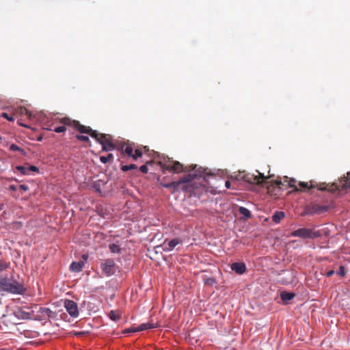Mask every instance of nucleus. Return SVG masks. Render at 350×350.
<instances>
[{"instance_id": "1", "label": "nucleus", "mask_w": 350, "mask_h": 350, "mask_svg": "<svg viewBox=\"0 0 350 350\" xmlns=\"http://www.w3.org/2000/svg\"><path fill=\"white\" fill-rule=\"evenodd\" d=\"M58 122L73 127L80 133L90 135L103 146V150L104 151H109L115 148V145L112 142V137L110 135L99 133L97 131L92 129L91 127L83 125L79 121L72 120L68 117L59 118Z\"/></svg>"}, {"instance_id": "2", "label": "nucleus", "mask_w": 350, "mask_h": 350, "mask_svg": "<svg viewBox=\"0 0 350 350\" xmlns=\"http://www.w3.org/2000/svg\"><path fill=\"white\" fill-rule=\"evenodd\" d=\"M287 178L286 177V181H288L289 187L294 188V190L296 191H303L306 189H311L313 188H317L320 191H329L332 193L339 190V187L336 183L325 185V183H317L314 181H310L309 183L299 182L298 185L299 187H298L296 185L297 181L295 179L291 178L287 180Z\"/></svg>"}, {"instance_id": "3", "label": "nucleus", "mask_w": 350, "mask_h": 350, "mask_svg": "<svg viewBox=\"0 0 350 350\" xmlns=\"http://www.w3.org/2000/svg\"><path fill=\"white\" fill-rule=\"evenodd\" d=\"M258 174H253L250 173L241 172L239 175V178L242 179L245 182H247L250 184H256L258 185H262L264 183H265L267 180L270 179L273 176V174H269L268 176H265L264 174L260 172L259 171H256Z\"/></svg>"}, {"instance_id": "4", "label": "nucleus", "mask_w": 350, "mask_h": 350, "mask_svg": "<svg viewBox=\"0 0 350 350\" xmlns=\"http://www.w3.org/2000/svg\"><path fill=\"white\" fill-rule=\"evenodd\" d=\"M0 288L3 291L15 294H23L25 290L21 283L16 281L11 282L6 278H0Z\"/></svg>"}, {"instance_id": "5", "label": "nucleus", "mask_w": 350, "mask_h": 350, "mask_svg": "<svg viewBox=\"0 0 350 350\" xmlns=\"http://www.w3.org/2000/svg\"><path fill=\"white\" fill-rule=\"evenodd\" d=\"M292 237H298L301 239H314L321 236V234L317 231H314L310 228H301L293 231L291 234Z\"/></svg>"}, {"instance_id": "6", "label": "nucleus", "mask_w": 350, "mask_h": 350, "mask_svg": "<svg viewBox=\"0 0 350 350\" xmlns=\"http://www.w3.org/2000/svg\"><path fill=\"white\" fill-rule=\"evenodd\" d=\"M103 273L106 276L113 275L116 271V266L114 261L111 259H107L101 264Z\"/></svg>"}, {"instance_id": "7", "label": "nucleus", "mask_w": 350, "mask_h": 350, "mask_svg": "<svg viewBox=\"0 0 350 350\" xmlns=\"http://www.w3.org/2000/svg\"><path fill=\"white\" fill-rule=\"evenodd\" d=\"M206 170H201V169L200 167L198 173L193 174H189L185 176L184 177L181 178L179 180V182H181V185H182L181 190H183V191L185 190L186 189L185 184L189 183L196 177H197L198 176H205V174H206Z\"/></svg>"}, {"instance_id": "8", "label": "nucleus", "mask_w": 350, "mask_h": 350, "mask_svg": "<svg viewBox=\"0 0 350 350\" xmlns=\"http://www.w3.org/2000/svg\"><path fill=\"white\" fill-rule=\"evenodd\" d=\"M64 307L68 314L73 318L79 316L78 306L76 302L70 299H65Z\"/></svg>"}, {"instance_id": "9", "label": "nucleus", "mask_w": 350, "mask_h": 350, "mask_svg": "<svg viewBox=\"0 0 350 350\" xmlns=\"http://www.w3.org/2000/svg\"><path fill=\"white\" fill-rule=\"evenodd\" d=\"M232 211L237 219H246L251 217L250 211L243 206H234Z\"/></svg>"}, {"instance_id": "10", "label": "nucleus", "mask_w": 350, "mask_h": 350, "mask_svg": "<svg viewBox=\"0 0 350 350\" xmlns=\"http://www.w3.org/2000/svg\"><path fill=\"white\" fill-rule=\"evenodd\" d=\"M196 167L197 165H191L189 167H184V165L180 162L173 161L172 172L178 174L182 172H191L194 170Z\"/></svg>"}, {"instance_id": "11", "label": "nucleus", "mask_w": 350, "mask_h": 350, "mask_svg": "<svg viewBox=\"0 0 350 350\" xmlns=\"http://www.w3.org/2000/svg\"><path fill=\"white\" fill-rule=\"evenodd\" d=\"M155 327H157V324H154L153 323H151V322H148L146 323H142L141 325H139V326H137L136 327H132V328L127 329L125 331V332H126V333L137 332L144 331V330H147V329H153Z\"/></svg>"}, {"instance_id": "12", "label": "nucleus", "mask_w": 350, "mask_h": 350, "mask_svg": "<svg viewBox=\"0 0 350 350\" xmlns=\"http://www.w3.org/2000/svg\"><path fill=\"white\" fill-rule=\"evenodd\" d=\"M182 243V240L179 238H174L169 241L165 239L163 244V250L165 252H170L178 244Z\"/></svg>"}, {"instance_id": "13", "label": "nucleus", "mask_w": 350, "mask_h": 350, "mask_svg": "<svg viewBox=\"0 0 350 350\" xmlns=\"http://www.w3.org/2000/svg\"><path fill=\"white\" fill-rule=\"evenodd\" d=\"M328 206L321 205L319 204H313L309 206L308 211L312 214L320 215L327 211Z\"/></svg>"}, {"instance_id": "14", "label": "nucleus", "mask_w": 350, "mask_h": 350, "mask_svg": "<svg viewBox=\"0 0 350 350\" xmlns=\"http://www.w3.org/2000/svg\"><path fill=\"white\" fill-rule=\"evenodd\" d=\"M161 185L165 188L171 189L172 192L174 193L180 189H181L182 185L181 182L178 181H173L169 183H161Z\"/></svg>"}, {"instance_id": "15", "label": "nucleus", "mask_w": 350, "mask_h": 350, "mask_svg": "<svg viewBox=\"0 0 350 350\" xmlns=\"http://www.w3.org/2000/svg\"><path fill=\"white\" fill-rule=\"evenodd\" d=\"M231 269L238 274H243L246 271V266L244 262H234L231 265Z\"/></svg>"}, {"instance_id": "16", "label": "nucleus", "mask_w": 350, "mask_h": 350, "mask_svg": "<svg viewBox=\"0 0 350 350\" xmlns=\"http://www.w3.org/2000/svg\"><path fill=\"white\" fill-rule=\"evenodd\" d=\"M295 295L293 293L283 291L280 294V297L282 300L287 303L288 301L293 299L295 297Z\"/></svg>"}, {"instance_id": "17", "label": "nucleus", "mask_w": 350, "mask_h": 350, "mask_svg": "<svg viewBox=\"0 0 350 350\" xmlns=\"http://www.w3.org/2000/svg\"><path fill=\"white\" fill-rule=\"evenodd\" d=\"M172 162L173 161L172 160H168V161H165L163 162H159V165L161 166V167L162 168L163 170H167V171H169L170 172H172Z\"/></svg>"}, {"instance_id": "18", "label": "nucleus", "mask_w": 350, "mask_h": 350, "mask_svg": "<svg viewBox=\"0 0 350 350\" xmlns=\"http://www.w3.org/2000/svg\"><path fill=\"white\" fill-rule=\"evenodd\" d=\"M15 315L18 319H31V314L28 312H25L21 309L18 310L15 312Z\"/></svg>"}, {"instance_id": "19", "label": "nucleus", "mask_w": 350, "mask_h": 350, "mask_svg": "<svg viewBox=\"0 0 350 350\" xmlns=\"http://www.w3.org/2000/svg\"><path fill=\"white\" fill-rule=\"evenodd\" d=\"M84 263L83 262H73L70 266L71 271L79 272L82 270Z\"/></svg>"}, {"instance_id": "20", "label": "nucleus", "mask_w": 350, "mask_h": 350, "mask_svg": "<svg viewBox=\"0 0 350 350\" xmlns=\"http://www.w3.org/2000/svg\"><path fill=\"white\" fill-rule=\"evenodd\" d=\"M9 149L12 151H18L23 155H26V154H27L26 152L23 148H21V147H19L18 146H17L15 144H12L10 146Z\"/></svg>"}, {"instance_id": "21", "label": "nucleus", "mask_w": 350, "mask_h": 350, "mask_svg": "<svg viewBox=\"0 0 350 350\" xmlns=\"http://www.w3.org/2000/svg\"><path fill=\"white\" fill-rule=\"evenodd\" d=\"M108 316L111 320L114 321H117L120 319V314L114 310H111Z\"/></svg>"}, {"instance_id": "22", "label": "nucleus", "mask_w": 350, "mask_h": 350, "mask_svg": "<svg viewBox=\"0 0 350 350\" xmlns=\"http://www.w3.org/2000/svg\"><path fill=\"white\" fill-rule=\"evenodd\" d=\"M109 247L110 252L112 253H117V254L120 253L121 248L120 247L119 245H118L115 243L110 244Z\"/></svg>"}, {"instance_id": "23", "label": "nucleus", "mask_w": 350, "mask_h": 350, "mask_svg": "<svg viewBox=\"0 0 350 350\" xmlns=\"http://www.w3.org/2000/svg\"><path fill=\"white\" fill-rule=\"evenodd\" d=\"M137 168V165L135 164H130V165H124L121 166V170L123 172H127L131 170H136Z\"/></svg>"}, {"instance_id": "24", "label": "nucleus", "mask_w": 350, "mask_h": 350, "mask_svg": "<svg viewBox=\"0 0 350 350\" xmlns=\"http://www.w3.org/2000/svg\"><path fill=\"white\" fill-rule=\"evenodd\" d=\"M113 159V156L112 154H108L107 157L102 156L100 158V161L103 163H107V162L112 161Z\"/></svg>"}, {"instance_id": "25", "label": "nucleus", "mask_w": 350, "mask_h": 350, "mask_svg": "<svg viewBox=\"0 0 350 350\" xmlns=\"http://www.w3.org/2000/svg\"><path fill=\"white\" fill-rule=\"evenodd\" d=\"M344 182L342 185V188L350 187V172H347V176L344 178Z\"/></svg>"}, {"instance_id": "26", "label": "nucleus", "mask_w": 350, "mask_h": 350, "mask_svg": "<svg viewBox=\"0 0 350 350\" xmlns=\"http://www.w3.org/2000/svg\"><path fill=\"white\" fill-rule=\"evenodd\" d=\"M16 169L21 172L23 175H27L29 174L28 172V167L22 165H18L16 167Z\"/></svg>"}, {"instance_id": "27", "label": "nucleus", "mask_w": 350, "mask_h": 350, "mask_svg": "<svg viewBox=\"0 0 350 350\" xmlns=\"http://www.w3.org/2000/svg\"><path fill=\"white\" fill-rule=\"evenodd\" d=\"M285 217V213L282 211H275L271 219H283Z\"/></svg>"}, {"instance_id": "28", "label": "nucleus", "mask_w": 350, "mask_h": 350, "mask_svg": "<svg viewBox=\"0 0 350 350\" xmlns=\"http://www.w3.org/2000/svg\"><path fill=\"white\" fill-rule=\"evenodd\" d=\"M123 151L129 157L133 156V149L131 146H126Z\"/></svg>"}, {"instance_id": "29", "label": "nucleus", "mask_w": 350, "mask_h": 350, "mask_svg": "<svg viewBox=\"0 0 350 350\" xmlns=\"http://www.w3.org/2000/svg\"><path fill=\"white\" fill-rule=\"evenodd\" d=\"M10 266V263L5 262V261L0 260V273L5 270Z\"/></svg>"}, {"instance_id": "30", "label": "nucleus", "mask_w": 350, "mask_h": 350, "mask_svg": "<svg viewBox=\"0 0 350 350\" xmlns=\"http://www.w3.org/2000/svg\"><path fill=\"white\" fill-rule=\"evenodd\" d=\"M142 156V151L139 149H136L135 151V154L133 153V156H131V157L133 159V160L136 161L139 157H141Z\"/></svg>"}, {"instance_id": "31", "label": "nucleus", "mask_w": 350, "mask_h": 350, "mask_svg": "<svg viewBox=\"0 0 350 350\" xmlns=\"http://www.w3.org/2000/svg\"><path fill=\"white\" fill-rule=\"evenodd\" d=\"M62 124H64V126H57V127L53 129V131L55 133H62V132L66 131V129L65 125H66V126H68V125L67 124H64V123H62Z\"/></svg>"}, {"instance_id": "32", "label": "nucleus", "mask_w": 350, "mask_h": 350, "mask_svg": "<svg viewBox=\"0 0 350 350\" xmlns=\"http://www.w3.org/2000/svg\"><path fill=\"white\" fill-rule=\"evenodd\" d=\"M76 138L81 142H88L90 141L89 137L85 135H77Z\"/></svg>"}, {"instance_id": "33", "label": "nucleus", "mask_w": 350, "mask_h": 350, "mask_svg": "<svg viewBox=\"0 0 350 350\" xmlns=\"http://www.w3.org/2000/svg\"><path fill=\"white\" fill-rule=\"evenodd\" d=\"M336 273L338 275H339L340 276H342V277L345 276V267L342 266V265L340 266L339 270L337 271Z\"/></svg>"}, {"instance_id": "34", "label": "nucleus", "mask_w": 350, "mask_h": 350, "mask_svg": "<svg viewBox=\"0 0 350 350\" xmlns=\"http://www.w3.org/2000/svg\"><path fill=\"white\" fill-rule=\"evenodd\" d=\"M1 116L7 119L10 122H13L14 120L13 116L8 115L7 113H2Z\"/></svg>"}, {"instance_id": "35", "label": "nucleus", "mask_w": 350, "mask_h": 350, "mask_svg": "<svg viewBox=\"0 0 350 350\" xmlns=\"http://www.w3.org/2000/svg\"><path fill=\"white\" fill-rule=\"evenodd\" d=\"M27 167H28L29 174L30 173V172H36V173L39 172V169L36 166L30 165Z\"/></svg>"}, {"instance_id": "36", "label": "nucleus", "mask_w": 350, "mask_h": 350, "mask_svg": "<svg viewBox=\"0 0 350 350\" xmlns=\"http://www.w3.org/2000/svg\"><path fill=\"white\" fill-rule=\"evenodd\" d=\"M139 170L144 173V174H146L148 171V167H147V165H143L142 166H140L139 167Z\"/></svg>"}, {"instance_id": "37", "label": "nucleus", "mask_w": 350, "mask_h": 350, "mask_svg": "<svg viewBox=\"0 0 350 350\" xmlns=\"http://www.w3.org/2000/svg\"><path fill=\"white\" fill-rule=\"evenodd\" d=\"M21 113H25L27 114L29 117H30L31 116V112H29L26 108H21Z\"/></svg>"}, {"instance_id": "38", "label": "nucleus", "mask_w": 350, "mask_h": 350, "mask_svg": "<svg viewBox=\"0 0 350 350\" xmlns=\"http://www.w3.org/2000/svg\"><path fill=\"white\" fill-rule=\"evenodd\" d=\"M163 237V234H161V233H157L154 234L153 239H157L158 240H160Z\"/></svg>"}, {"instance_id": "39", "label": "nucleus", "mask_w": 350, "mask_h": 350, "mask_svg": "<svg viewBox=\"0 0 350 350\" xmlns=\"http://www.w3.org/2000/svg\"><path fill=\"white\" fill-rule=\"evenodd\" d=\"M273 184L275 185L279 188H280V185H282V183L281 182V180H276L273 181Z\"/></svg>"}, {"instance_id": "40", "label": "nucleus", "mask_w": 350, "mask_h": 350, "mask_svg": "<svg viewBox=\"0 0 350 350\" xmlns=\"http://www.w3.org/2000/svg\"><path fill=\"white\" fill-rule=\"evenodd\" d=\"M334 273H335V272H334V270H329V271H328L327 272L326 275H327V277H331V276H332V275L334 274Z\"/></svg>"}, {"instance_id": "41", "label": "nucleus", "mask_w": 350, "mask_h": 350, "mask_svg": "<svg viewBox=\"0 0 350 350\" xmlns=\"http://www.w3.org/2000/svg\"><path fill=\"white\" fill-rule=\"evenodd\" d=\"M20 188L21 189H23V191H27L29 189V187L28 186L25 185H20Z\"/></svg>"}, {"instance_id": "42", "label": "nucleus", "mask_w": 350, "mask_h": 350, "mask_svg": "<svg viewBox=\"0 0 350 350\" xmlns=\"http://www.w3.org/2000/svg\"><path fill=\"white\" fill-rule=\"evenodd\" d=\"M225 186L227 189H230L231 188V183L229 180H226L225 182Z\"/></svg>"}, {"instance_id": "43", "label": "nucleus", "mask_w": 350, "mask_h": 350, "mask_svg": "<svg viewBox=\"0 0 350 350\" xmlns=\"http://www.w3.org/2000/svg\"><path fill=\"white\" fill-rule=\"evenodd\" d=\"M13 224L14 225V227H16V228H19L21 226V222H14Z\"/></svg>"}, {"instance_id": "44", "label": "nucleus", "mask_w": 350, "mask_h": 350, "mask_svg": "<svg viewBox=\"0 0 350 350\" xmlns=\"http://www.w3.org/2000/svg\"><path fill=\"white\" fill-rule=\"evenodd\" d=\"M208 282L209 284H213V283L215 282V280H214L213 278H209V279L208 280Z\"/></svg>"}, {"instance_id": "45", "label": "nucleus", "mask_w": 350, "mask_h": 350, "mask_svg": "<svg viewBox=\"0 0 350 350\" xmlns=\"http://www.w3.org/2000/svg\"><path fill=\"white\" fill-rule=\"evenodd\" d=\"M10 188L11 190H13V191L16 190V187L14 185H10Z\"/></svg>"}, {"instance_id": "46", "label": "nucleus", "mask_w": 350, "mask_h": 350, "mask_svg": "<svg viewBox=\"0 0 350 350\" xmlns=\"http://www.w3.org/2000/svg\"><path fill=\"white\" fill-rule=\"evenodd\" d=\"M274 221H275L276 223H279V221H280V220L277 219V220H274Z\"/></svg>"}, {"instance_id": "47", "label": "nucleus", "mask_w": 350, "mask_h": 350, "mask_svg": "<svg viewBox=\"0 0 350 350\" xmlns=\"http://www.w3.org/2000/svg\"><path fill=\"white\" fill-rule=\"evenodd\" d=\"M83 258L84 259H85L87 257L85 256V255H83Z\"/></svg>"}]
</instances>
